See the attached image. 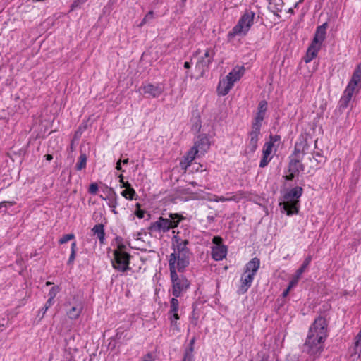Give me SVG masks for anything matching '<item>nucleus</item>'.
I'll return each mask as SVG.
<instances>
[{
	"mask_svg": "<svg viewBox=\"0 0 361 361\" xmlns=\"http://www.w3.org/2000/svg\"><path fill=\"white\" fill-rule=\"evenodd\" d=\"M328 336V322L322 316L316 318L310 326L304 344L305 350L314 358L320 356L324 350V344Z\"/></svg>",
	"mask_w": 361,
	"mask_h": 361,
	"instance_id": "obj_1",
	"label": "nucleus"
},
{
	"mask_svg": "<svg viewBox=\"0 0 361 361\" xmlns=\"http://www.w3.org/2000/svg\"><path fill=\"white\" fill-rule=\"evenodd\" d=\"M173 246L174 252L171 254L169 260L177 262V270L183 272L189 265L191 252L187 245L189 242L188 240H183L178 235L173 237Z\"/></svg>",
	"mask_w": 361,
	"mask_h": 361,
	"instance_id": "obj_2",
	"label": "nucleus"
},
{
	"mask_svg": "<svg viewBox=\"0 0 361 361\" xmlns=\"http://www.w3.org/2000/svg\"><path fill=\"white\" fill-rule=\"evenodd\" d=\"M255 13L250 10H246L240 18L238 23L228 32V39L236 36H245L254 24Z\"/></svg>",
	"mask_w": 361,
	"mask_h": 361,
	"instance_id": "obj_3",
	"label": "nucleus"
},
{
	"mask_svg": "<svg viewBox=\"0 0 361 361\" xmlns=\"http://www.w3.org/2000/svg\"><path fill=\"white\" fill-rule=\"evenodd\" d=\"M184 217L177 213L169 214V218L159 217L157 221L151 223L148 229L150 232L166 233L171 228L177 227Z\"/></svg>",
	"mask_w": 361,
	"mask_h": 361,
	"instance_id": "obj_4",
	"label": "nucleus"
},
{
	"mask_svg": "<svg viewBox=\"0 0 361 361\" xmlns=\"http://www.w3.org/2000/svg\"><path fill=\"white\" fill-rule=\"evenodd\" d=\"M327 26V23H324L322 25L317 27L314 39L307 49L306 56L304 58L305 63H307L310 62L317 56L319 50L321 49L322 44L326 38V30Z\"/></svg>",
	"mask_w": 361,
	"mask_h": 361,
	"instance_id": "obj_5",
	"label": "nucleus"
},
{
	"mask_svg": "<svg viewBox=\"0 0 361 361\" xmlns=\"http://www.w3.org/2000/svg\"><path fill=\"white\" fill-rule=\"evenodd\" d=\"M302 188L295 187L284 195V201L283 203H280V205H283V209L286 211L288 215L298 212V198L302 195Z\"/></svg>",
	"mask_w": 361,
	"mask_h": 361,
	"instance_id": "obj_6",
	"label": "nucleus"
},
{
	"mask_svg": "<svg viewBox=\"0 0 361 361\" xmlns=\"http://www.w3.org/2000/svg\"><path fill=\"white\" fill-rule=\"evenodd\" d=\"M114 259L112 260L113 267L121 272L130 269L129 267L131 255L126 252L114 251Z\"/></svg>",
	"mask_w": 361,
	"mask_h": 361,
	"instance_id": "obj_7",
	"label": "nucleus"
},
{
	"mask_svg": "<svg viewBox=\"0 0 361 361\" xmlns=\"http://www.w3.org/2000/svg\"><path fill=\"white\" fill-rule=\"evenodd\" d=\"M304 153L298 148V145H295L294 152L290 156V162L288 164V170L292 173H300L304 171V165L302 164Z\"/></svg>",
	"mask_w": 361,
	"mask_h": 361,
	"instance_id": "obj_8",
	"label": "nucleus"
},
{
	"mask_svg": "<svg viewBox=\"0 0 361 361\" xmlns=\"http://www.w3.org/2000/svg\"><path fill=\"white\" fill-rule=\"evenodd\" d=\"M143 94L146 97L157 98L159 97L164 90V86L162 84L153 85L151 83L147 84L142 87Z\"/></svg>",
	"mask_w": 361,
	"mask_h": 361,
	"instance_id": "obj_9",
	"label": "nucleus"
},
{
	"mask_svg": "<svg viewBox=\"0 0 361 361\" xmlns=\"http://www.w3.org/2000/svg\"><path fill=\"white\" fill-rule=\"evenodd\" d=\"M214 56V51L210 49H207L204 56L197 61L196 67L202 72H204L212 62Z\"/></svg>",
	"mask_w": 361,
	"mask_h": 361,
	"instance_id": "obj_10",
	"label": "nucleus"
},
{
	"mask_svg": "<svg viewBox=\"0 0 361 361\" xmlns=\"http://www.w3.org/2000/svg\"><path fill=\"white\" fill-rule=\"evenodd\" d=\"M190 282L184 276H180V279L173 283L172 293L174 297L178 298L183 292H185L190 287Z\"/></svg>",
	"mask_w": 361,
	"mask_h": 361,
	"instance_id": "obj_11",
	"label": "nucleus"
},
{
	"mask_svg": "<svg viewBox=\"0 0 361 361\" xmlns=\"http://www.w3.org/2000/svg\"><path fill=\"white\" fill-rule=\"evenodd\" d=\"M209 147L210 142L209 137L205 134L200 135L193 146V147L197 150V152L201 154L206 153L209 149Z\"/></svg>",
	"mask_w": 361,
	"mask_h": 361,
	"instance_id": "obj_12",
	"label": "nucleus"
},
{
	"mask_svg": "<svg viewBox=\"0 0 361 361\" xmlns=\"http://www.w3.org/2000/svg\"><path fill=\"white\" fill-rule=\"evenodd\" d=\"M83 310L82 301L76 300L72 303L71 307L67 311V316L71 319H77Z\"/></svg>",
	"mask_w": 361,
	"mask_h": 361,
	"instance_id": "obj_13",
	"label": "nucleus"
},
{
	"mask_svg": "<svg viewBox=\"0 0 361 361\" xmlns=\"http://www.w3.org/2000/svg\"><path fill=\"white\" fill-rule=\"evenodd\" d=\"M254 276H255V275L253 274V273H246L245 272L244 274L242 275L241 279H240L241 285H240V286L239 288V290H238V292L240 293L243 294L245 292H247V290L250 287V286L252 283Z\"/></svg>",
	"mask_w": 361,
	"mask_h": 361,
	"instance_id": "obj_14",
	"label": "nucleus"
},
{
	"mask_svg": "<svg viewBox=\"0 0 361 361\" xmlns=\"http://www.w3.org/2000/svg\"><path fill=\"white\" fill-rule=\"evenodd\" d=\"M234 83L226 76L219 82L217 87L218 93L222 96L226 95L233 87Z\"/></svg>",
	"mask_w": 361,
	"mask_h": 361,
	"instance_id": "obj_15",
	"label": "nucleus"
},
{
	"mask_svg": "<svg viewBox=\"0 0 361 361\" xmlns=\"http://www.w3.org/2000/svg\"><path fill=\"white\" fill-rule=\"evenodd\" d=\"M259 134L260 129L252 128V130L250 133V140L247 147L250 152H254L257 149Z\"/></svg>",
	"mask_w": 361,
	"mask_h": 361,
	"instance_id": "obj_16",
	"label": "nucleus"
},
{
	"mask_svg": "<svg viewBox=\"0 0 361 361\" xmlns=\"http://www.w3.org/2000/svg\"><path fill=\"white\" fill-rule=\"evenodd\" d=\"M361 81V63L357 66L355 70L352 78L348 83L347 87H350L352 90L355 91L356 86Z\"/></svg>",
	"mask_w": 361,
	"mask_h": 361,
	"instance_id": "obj_17",
	"label": "nucleus"
},
{
	"mask_svg": "<svg viewBox=\"0 0 361 361\" xmlns=\"http://www.w3.org/2000/svg\"><path fill=\"white\" fill-rule=\"evenodd\" d=\"M354 91L350 87H346L344 91L343 95L339 100V107L341 109H345L348 107L350 101L351 100L352 96Z\"/></svg>",
	"mask_w": 361,
	"mask_h": 361,
	"instance_id": "obj_18",
	"label": "nucleus"
},
{
	"mask_svg": "<svg viewBox=\"0 0 361 361\" xmlns=\"http://www.w3.org/2000/svg\"><path fill=\"white\" fill-rule=\"evenodd\" d=\"M244 72V66H236L226 75V77L231 79V80L234 83L240 79L243 75Z\"/></svg>",
	"mask_w": 361,
	"mask_h": 361,
	"instance_id": "obj_19",
	"label": "nucleus"
},
{
	"mask_svg": "<svg viewBox=\"0 0 361 361\" xmlns=\"http://www.w3.org/2000/svg\"><path fill=\"white\" fill-rule=\"evenodd\" d=\"M226 252L227 249L226 246H215L212 248V257L216 261L221 260L226 257Z\"/></svg>",
	"mask_w": 361,
	"mask_h": 361,
	"instance_id": "obj_20",
	"label": "nucleus"
},
{
	"mask_svg": "<svg viewBox=\"0 0 361 361\" xmlns=\"http://www.w3.org/2000/svg\"><path fill=\"white\" fill-rule=\"evenodd\" d=\"M260 261L258 258L255 257L252 259L247 264H246V273H253L255 275L256 272L259 268Z\"/></svg>",
	"mask_w": 361,
	"mask_h": 361,
	"instance_id": "obj_21",
	"label": "nucleus"
},
{
	"mask_svg": "<svg viewBox=\"0 0 361 361\" xmlns=\"http://www.w3.org/2000/svg\"><path fill=\"white\" fill-rule=\"evenodd\" d=\"M93 233L94 235H97V238L99 240L100 243H104V225L102 224H96L93 228L92 229Z\"/></svg>",
	"mask_w": 361,
	"mask_h": 361,
	"instance_id": "obj_22",
	"label": "nucleus"
},
{
	"mask_svg": "<svg viewBox=\"0 0 361 361\" xmlns=\"http://www.w3.org/2000/svg\"><path fill=\"white\" fill-rule=\"evenodd\" d=\"M241 198H242V196L240 195H231V196H228L226 197H225L224 196L219 197V196L214 195V197L212 199H211V201H214L216 202H225V201H233L235 202H238Z\"/></svg>",
	"mask_w": 361,
	"mask_h": 361,
	"instance_id": "obj_23",
	"label": "nucleus"
},
{
	"mask_svg": "<svg viewBox=\"0 0 361 361\" xmlns=\"http://www.w3.org/2000/svg\"><path fill=\"white\" fill-rule=\"evenodd\" d=\"M169 269H170V275L172 283L174 282H176L180 279V276H178L176 273V269H177V262L175 261H169Z\"/></svg>",
	"mask_w": 361,
	"mask_h": 361,
	"instance_id": "obj_24",
	"label": "nucleus"
},
{
	"mask_svg": "<svg viewBox=\"0 0 361 361\" xmlns=\"http://www.w3.org/2000/svg\"><path fill=\"white\" fill-rule=\"evenodd\" d=\"M265 114H266V113L259 112V111L257 112L256 116L255 118V121L252 125V128H254V129H260L261 128L262 122L265 117Z\"/></svg>",
	"mask_w": 361,
	"mask_h": 361,
	"instance_id": "obj_25",
	"label": "nucleus"
},
{
	"mask_svg": "<svg viewBox=\"0 0 361 361\" xmlns=\"http://www.w3.org/2000/svg\"><path fill=\"white\" fill-rule=\"evenodd\" d=\"M311 260H312L311 256H308L305 259L302 264L296 271L295 276L297 277V279H299L300 277L302 274L305 271L306 268L309 266Z\"/></svg>",
	"mask_w": 361,
	"mask_h": 361,
	"instance_id": "obj_26",
	"label": "nucleus"
},
{
	"mask_svg": "<svg viewBox=\"0 0 361 361\" xmlns=\"http://www.w3.org/2000/svg\"><path fill=\"white\" fill-rule=\"evenodd\" d=\"M87 155L85 154H81L79 157L78 161L75 165V169L77 171H80L85 168L87 164Z\"/></svg>",
	"mask_w": 361,
	"mask_h": 361,
	"instance_id": "obj_27",
	"label": "nucleus"
},
{
	"mask_svg": "<svg viewBox=\"0 0 361 361\" xmlns=\"http://www.w3.org/2000/svg\"><path fill=\"white\" fill-rule=\"evenodd\" d=\"M121 195L126 199L133 200L136 196V192L133 188H127L121 192Z\"/></svg>",
	"mask_w": 361,
	"mask_h": 361,
	"instance_id": "obj_28",
	"label": "nucleus"
},
{
	"mask_svg": "<svg viewBox=\"0 0 361 361\" xmlns=\"http://www.w3.org/2000/svg\"><path fill=\"white\" fill-rule=\"evenodd\" d=\"M109 190L113 192L114 197L112 198L109 199V206L111 208H113L112 212L114 214H117L116 211L115 210V208L117 206V199H116V194L115 191L113 190V188H110Z\"/></svg>",
	"mask_w": 361,
	"mask_h": 361,
	"instance_id": "obj_29",
	"label": "nucleus"
},
{
	"mask_svg": "<svg viewBox=\"0 0 361 361\" xmlns=\"http://www.w3.org/2000/svg\"><path fill=\"white\" fill-rule=\"evenodd\" d=\"M179 308V302L175 297L171 298L170 301V311L169 312H178Z\"/></svg>",
	"mask_w": 361,
	"mask_h": 361,
	"instance_id": "obj_30",
	"label": "nucleus"
},
{
	"mask_svg": "<svg viewBox=\"0 0 361 361\" xmlns=\"http://www.w3.org/2000/svg\"><path fill=\"white\" fill-rule=\"evenodd\" d=\"M76 243L73 242L71 244V252L69 257V259L68 260V264H73L75 258V253H76Z\"/></svg>",
	"mask_w": 361,
	"mask_h": 361,
	"instance_id": "obj_31",
	"label": "nucleus"
},
{
	"mask_svg": "<svg viewBox=\"0 0 361 361\" xmlns=\"http://www.w3.org/2000/svg\"><path fill=\"white\" fill-rule=\"evenodd\" d=\"M198 154L197 150H196L193 147L190 149V150L187 153V154L184 157L186 160H188L189 161L192 162L195 158V156Z\"/></svg>",
	"mask_w": 361,
	"mask_h": 361,
	"instance_id": "obj_32",
	"label": "nucleus"
},
{
	"mask_svg": "<svg viewBox=\"0 0 361 361\" xmlns=\"http://www.w3.org/2000/svg\"><path fill=\"white\" fill-rule=\"evenodd\" d=\"M312 155H313V159L318 164H323L325 162L326 158L323 155H322L319 152H314Z\"/></svg>",
	"mask_w": 361,
	"mask_h": 361,
	"instance_id": "obj_33",
	"label": "nucleus"
},
{
	"mask_svg": "<svg viewBox=\"0 0 361 361\" xmlns=\"http://www.w3.org/2000/svg\"><path fill=\"white\" fill-rule=\"evenodd\" d=\"M75 238V235L73 233H69V234H66V235H64L59 240V243L60 244H64L66 243H67L68 241L71 240H73V238Z\"/></svg>",
	"mask_w": 361,
	"mask_h": 361,
	"instance_id": "obj_34",
	"label": "nucleus"
},
{
	"mask_svg": "<svg viewBox=\"0 0 361 361\" xmlns=\"http://www.w3.org/2000/svg\"><path fill=\"white\" fill-rule=\"evenodd\" d=\"M154 18V13L153 11H149L144 18L142 19V22L140 24V26H142L144 24L147 23L149 20H151Z\"/></svg>",
	"mask_w": 361,
	"mask_h": 361,
	"instance_id": "obj_35",
	"label": "nucleus"
},
{
	"mask_svg": "<svg viewBox=\"0 0 361 361\" xmlns=\"http://www.w3.org/2000/svg\"><path fill=\"white\" fill-rule=\"evenodd\" d=\"M14 204H16L15 201H3L0 202V209L1 210L3 208H4V209L2 211L5 212L8 207H11Z\"/></svg>",
	"mask_w": 361,
	"mask_h": 361,
	"instance_id": "obj_36",
	"label": "nucleus"
},
{
	"mask_svg": "<svg viewBox=\"0 0 361 361\" xmlns=\"http://www.w3.org/2000/svg\"><path fill=\"white\" fill-rule=\"evenodd\" d=\"M267 110V102L265 100H262L258 104L257 111L266 113Z\"/></svg>",
	"mask_w": 361,
	"mask_h": 361,
	"instance_id": "obj_37",
	"label": "nucleus"
},
{
	"mask_svg": "<svg viewBox=\"0 0 361 361\" xmlns=\"http://www.w3.org/2000/svg\"><path fill=\"white\" fill-rule=\"evenodd\" d=\"M272 147H273V146H272L271 143L266 142L264 145V148H263V151H262L263 154L269 156L271 152Z\"/></svg>",
	"mask_w": 361,
	"mask_h": 361,
	"instance_id": "obj_38",
	"label": "nucleus"
},
{
	"mask_svg": "<svg viewBox=\"0 0 361 361\" xmlns=\"http://www.w3.org/2000/svg\"><path fill=\"white\" fill-rule=\"evenodd\" d=\"M270 160H271V157H269V156L263 154L262 158L259 163V166L261 168L265 167L268 164V163L270 161Z\"/></svg>",
	"mask_w": 361,
	"mask_h": 361,
	"instance_id": "obj_39",
	"label": "nucleus"
},
{
	"mask_svg": "<svg viewBox=\"0 0 361 361\" xmlns=\"http://www.w3.org/2000/svg\"><path fill=\"white\" fill-rule=\"evenodd\" d=\"M59 291V286H54L52 287L49 292V296L51 298H54L57 294V293Z\"/></svg>",
	"mask_w": 361,
	"mask_h": 361,
	"instance_id": "obj_40",
	"label": "nucleus"
},
{
	"mask_svg": "<svg viewBox=\"0 0 361 361\" xmlns=\"http://www.w3.org/2000/svg\"><path fill=\"white\" fill-rule=\"evenodd\" d=\"M98 191V185L96 183H91L90 187H89V190H88V192L90 193V194H96L97 192Z\"/></svg>",
	"mask_w": 361,
	"mask_h": 361,
	"instance_id": "obj_41",
	"label": "nucleus"
},
{
	"mask_svg": "<svg viewBox=\"0 0 361 361\" xmlns=\"http://www.w3.org/2000/svg\"><path fill=\"white\" fill-rule=\"evenodd\" d=\"M281 140V136L278 135H270L269 141L267 142V143H271L272 146H274V143L276 142H279Z\"/></svg>",
	"mask_w": 361,
	"mask_h": 361,
	"instance_id": "obj_42",
	"label": "nucleus"
},
{
	"mask_svg": "<svg viewBox=\"0 0 361 361\" xmlns=\"http://www.w3.org/2000/svg\"><path fill=\"white\" fill-rule=\"evenodd\" d=\"M191 162L188 160H186L185 157H183V159L180 161V166L183 169L186 170L187 168L190 165Z\"/></svg>",
	"mask_w": 361,
	"mask_h": 361,
	"instance_id": "obj_43",
	"label": "nucleus"
},
{
	"mask_svg": "<svg viewBox=\"0 0 361 361\" xmlns=\"http://www.w3.org/2000/svg\"><path fill=\"white\" fill-rule=\"evenodd\" d=\"M212 242L216 244V246H221V244L222 243V238L219 236H215L213 238Z\"/></svg>",
	"mask_w": 361,
	"mask_h": 361,
	"instance_id": "obj_44",
	"label": "nucleus"
},
{
	"mask_svg": "<svg viewBox=\"0 0 361 361\" xmlns=\"http://www.w3.org/2000/svg\"><path fill=\"white\" fill-rule=\"evenodd\" d=\"M54 298H49L47 301L44 305V311H47V310L52 305Z\"/></svg>",
	"mask_w": 361,
	"mask_h": 361,
	"instance_id": "obj_45",
	"label": "nucleus"
},
{
	"mask_svg": "<svg viewBox=\"0 0 361 361\" xmlns=\"http://www.w3.org/2000/svg\"><path fill=\"white\" fill-rule=\"evenodd\" d=\"M172 314V317H171V322L173 324V322L176 323V321L179 319V316L178 312H170Z\"/></svg>",
	"mask_w": 361,
	"mask_h": 361,
	"instance_id": "obj_46",
	"label": "nucleus"
},
{
	"mask_svg": "<svg viewBox=\"0 0 361 361\" xmlns=\"http://www.w3.org/2000/svg\"><path fill=\"white\" fill-rule=\"evenodd\" d=\"M194 350L193 345H190V348L186 350L184 355H190L192 357H193L192 352Z\"/></svg>",
	"mask_w": 361,
	"mask_h": 361,
	"instance_id": "obj_47",
	"label": "nucleus"
},
{
	"mask_svg": "<svg viewBox=\"0 0 361 361\" xmlns=\"http://www.w3.org/2000/svg\"><path fill=\"white\" fill-rule=\"evenodd\" d=\"M135 214L139 219H142L144 218L145 211L139 209L135 212Z\"/></svg>",
	"mask_w": 361,
	"mask_h": 361,
	"instance_id": "obj_48",
	"label": "nucleus"
},
{
	"mask_svg": "<svg viewBox=\"0 0 361 361\" xmlns=\"http://www.w3.org/2000/svg\"><path fill=\"white\" fill-rule=\"evenodd\" d=\"M126 245L123 244H120L118 245V248L115 250L114 251H121V252H125Z\"/></svg>",
	"mask_w": 361,
	"mask_h": 361,
	"instance_id": "obj_49",
	"label": "nucleus"
},
{
	"mask_svg": "<svg viewBox=\"0 0 361 361\" xmlns=\"http://www.w3.org/2000/svg\"><path fill=\"white\" fill-rule=\"evenodd\" d=\"M116 169L118 171H124L121 167V159L117 161L116 166Z\"/></svg>",
	"mask_w": 361,
	"mask_h": 361,
	"instance_id": "obj_50",
	"label": "nucleus"
},
{
	"mask_svg": "<svg viewBox=\"0 0 361 361\" xmlns=\"http://www.w3.org/2000/svg\"><path fill=\"white\" fill-rule=\"evenodd\" d=\"M291 288V285H289L288 288L283 292L282 295L283 297H286Z\"/></svg>",
	"mask_w": 361,
	"mask_h": 361,
	"instance_id": "obj_51",
	"label": "nucleus"
},
{
	"mask_svg": "<svg viewBox=\"0 0 361 361\" xmlns=\"http://www.w3.org/2000/svg\"><path fill=\"white\" fill-rule=\"evenodd\" d=\"M193 357H192L190 355H184L183 361H192Z\"/></svg>",
	"mask_w": 361,
	"mask_h": 361,
	"instance_id": "obj_52",
	"label": "nucleus"
},
{
	"mask_svg": "<svg viewBox=\"0 0 361 361\" xmlns=\"http://www.w3.org/2000/svg\"><path fill=\"white\" fill-rule=\"evenodd\" d=\"M295 173H296L290 172V173L289 175L286 176V179L288 180H292L294 178V176Z\"/></svg>",
	"mask_w": 361,
	"mask_h": 361,
	"instance_id": "obj_53",
	"label": "nucleus"
},
{
	"mask_svg": "<svg viewBox=\"0 0 361 361\" xmlns=\"http://www.w3.org/2000/svg\"><path fill=\"white\" fill-rule=\"evenodd\" d=\"M121 187L125 188L126 189H127V188H132L131 185L128 182L123 183Z\"/></svg>",
	"mask_w": 361,
	"mask_h": 361,
	"instance_id": "obj_54",
	"label": "nucleus"
},
{
	"mask_svg": "<svg viewBox=\"0 0 361 361\" xmlns=\"http://www.w3.org/2000/svg\"><path fill=\"white\" fill-rule=\"evenodd\" d=\"M86 0H81V1H75L73 5H72V7H75L77 6L80 3H84Z\"/></svg>",
	"mask_w": 361,
	"mask_h": 361,
	"instance_id": "obj_55",
	"label": "nucleus"
},
{
	"mask_svg": "<svg viewBox=\"0 0 361 361\" xmlns=\"http://www.w3.org/2000/svg\"><path fill=\"white\" fill-rule=\"evenodd\" d=\"M45 158L48 161H51L53 159V156L51 154H47L45 155Z\"/></svg>",
	"mask_w": 361,
	"mask_h": 361,
	"instance_id": "obj_56",
	"label": "nucleus"
},
{
	"mask_svg": "<svg viewBox=\"0 0 361 361\" xmlns=\"http://www.w3.org/2000/svg\"><path fill=\"white\" fill-rule=\"evenodd\" d=\"M295 278H297L295 276ZM298 279H295V280H292L290 282V284L289 285H291V288L293 287V286L296 283L298 282Z\"/></svg>",
	"mask_w": 361,
	"mask_h": 361,
	"instance_id": "obj_57",
	"label": "nucleus"
},
{
	"mask_svg": "<svg viewBox=\"0 0 361 361\" xmlns=\"http://www.w3.org/2000/svg\"><path fill=\"white\" fill-rule=\"evenodd\" d=\"M118 178H119V182L122 184L123 183H124V180H123V176L122 174H120L118 176Z\"/></svg>",
	"mask_w": 361,
	"mask_h": 361,
	"instance_id": "obj_58",
	"label": "nucleus"
},
{
	"mask_svg": "<svg viewBox=\"0 0 361 361\" xmlns=\"http://www.w3.org/2000/svg\"><path fill=\"white\" fill-rule=\"evenodd\" d=\"M184 68L188 69L190 68V63L188 61L185 62L184 63Z\"/></svg>",
	"mask_w": 361,
	"mask_h": 361,
	"instance_id": "obj_59",
	"label": "nucleus"
},
{
	"mask_svg": "<svg viewBox=\"0 0 361 361\" xmlns=\"http://www.w3.org/2000/svg\"><path fill=\"white\" fill-rule=\"evenodd\" d=\"M47 311H44V307L42 308V310H40L39 313H42V317L41 318H42L44 317V315L45 314Z\"/></svg>",
	"mask_w": 361,
	"mask_h": 361,
	"instance_id": "obj_60",
	"label": "nucleus"
},
{
	"mask_svg": "<svg viewBox=\"0 0 361 361\" xmlns=\"http://www.w3.org/2000/svg\"><path fill=\"white\" fill-rule=\"evenodd\" d=\"M86 125H84V126H80L79 127V130H85L86 129Z\"/></svg>",
	"mask_w": 361,
	"mask_h": 361,
	"instance_id": "obj_61",
	"label": "nucleus"
},
{
	"mask_svg": "<svg viewBox=\"0 0 361 361\" xmlns=\"http://www.w3.org/2000/svg\"><path fill=\"white\" fill-rule=\"evenodd\" d=\"M5 322H6L5 319H2V322H0V326H5Z\"/></svg>",
	"mask_w": 361,
	"mask_h": 361,
	"instance_id": "obj_62",
	"label": "nucleus"
},
{
	"mask_svg": "<svg viewBox=\"0 0 361 361\" xmlns=\"http://www.w3.org/2000/svg\"><path fill=\"white\" fill-rule=\"evenodd\" d=\"M195 343V338H192L190 341V345H193Z\"/></svg>",
	"mask_w": 361,
	"mask_h": 361,
	"instance_id": "obj_63",
	"label": "nucleus"
},
{
	"mask_svg": "<svg viewBox=\"0 0 361 361\" xmlns=\"http://www.w3.org/2000/svg\"><path fill=\"white\" fill-rule=\"evenodd\" d=\"M128 161H129V159H124V160L121 161V163H123V164H128Z\"/></svg>",
	"mask_w": 361,
	"mask_h": 361,
	"instance_id": "obj_64",
	"label": "nucleus"
}]
</instances>
